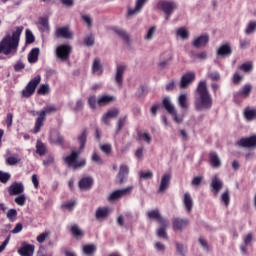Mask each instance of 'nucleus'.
I'll use <instances>...</instances> for the list:
<instances>
[{
	"instance_id": "nucleus-1",
	"label": "nucleus",
	"mask_w": 256,
	"mask_h": 256,
	"mask_svg": "<svg viewBox=\"0 0 256 256\" xmlns=\"http://www.w3.org/2000/svg\"><path fill=\"white\" fill-rule=\"evenodd\" d=\"M213 107V96L207 88V81L201 80L194 92V109L195 111H209Z\"/></svg>"
},
{
	"instance_id": "nucleus-2",
	"label": "nucleus",
	"mask_w": 256,
	"mask_h": 256,
	"mask_svg": "<svg viewBox=\"0 0 256 256\" xmlns=\"http://www.w3.org/2000/svg\"><path fill=\"white\" fill-rule=\"evenodd\" d=\"M23 33V26L16 27V31L11 34H7L0 41V51L3 55H17L19 49V41L21 34Z\"/></svg>"
},
{
	"instance_id": "nucleus-3",
	"label": "nucleus",
	"mask_w": 256,
	"mask_h": 256,
	"mask_svg": "<svg viewBox=\"0 0 256 256\" xmlns=\"http://www.w3.org/2000/svg\"><path fill=\"white\" fill-rule=\"evenodd\" d=\"M87 135H89V132L87 129H84L77 138L79 150L73 151L69 156L64 158V161L67 163L68 167H72V169H81L87 165V160L85 159L81 160L80 162L77 161L79 159V155H81V153H83L85 150V145H87Z\"/></svg>"
},
{
	"instance_id": "nucleus-4",
	"label": "nucleus",
	"mask_w": 256,
	"mask_h": 256,
	"mask_svg": "<svg viewBox=\"0 0 256 256\" xmlns=\"http://www.w3.org/2000/svg\"><path fill=\"white\" fill-rule=\"evenodd\" d=\"M51 113H57V106L55 105H48L43 108L42 111L37 112L39 117L36 119L34 133H39L41 131V127H43V121L46 115H51Z\"/></svg>"
},
{
	"instance_id": "nucleus-5",
	"label": "nucleus",
	"mask_w": 256,
	"mask_h": 256,
	"mask_svg": "<svg viewBox=\"0 0 256 256\" xmlns=\"http://www.w3.org/2000/svg\"><path fill=\"white\" fill-rule=\"evenodd\" d=\"M159 5L160 9L165 14V20L169 21L171 15H173V12L177 9V4L173 0H162Z\"/></svg>"
},
{
	"instance_id": "nucleus-6",
	"label": "nucleus",
	"mask_w": 256,
	"mask_h": 256,
	"mask_svg": "<svg viewBox=\"0 0 256 256\" xmlns=\"http://www.w3.org/2000/svg\"><path fill=\"white\" fill-rule=\"evenodd\" d=\"M41 83V76L37 75L32 80L29 81V83L26 85L25 89L22 90V97H25L26 99H29L37 89V85Z\"/></svg>"
},
{
	"instance_id": "nucleus-7",
	"label": "nucleus",
	"mask_w": 256,
	"mask_h": 256,
	"mask_svg": "<svg viewBox=\"0 0 256 256\" xmlns=\"http://www.w3.org/2000/svg\"><path fill=\"white\" fill-rule=\"evenodd\" d=\"M131 193H133L132 185L127 186L126 188L115 190L108 196V201H119V199L131 195Z\"/></svg>"
},
{
	"instance_id": "nucleus-8",
	"label": "nucleus",
	"mask_w": 256,
	"mask_h": 256,
	"mask_svg": "<svg viewBox=\"0 0 256 256\" xmlns=\"http://www.w3.org/2000/svg\"><path fill=\"white\" fill-rule=\"evenodd\" d=\"M69 55H71V46L67 44H62L56 49V57L60 59V61H67L69 59Z\"/></svg>"
},
{
	"instance_id": "nucleus-9",
	"label": "nucleus",
	"mask_w": 256,
	"mask_h": 256,
	"mask_svg": "<svg viewBox=\"0 0 256 256\" xmlns=\"http://www.w3.org/2000/svg\"><path fill=\"white\" fill-rule=\"evenodd\" d=\"M125 71H127V65L120 64L116 66L114 81L118 87H123V75H125Z\"/></svg>"
},
{
	"instance_id": "nucleus-10",
	"label": "nucleus",
	"mask_w": 256,
	"mask_h": 256,
	"mask_svg": "<svg viewBox=\"0 0 256 256\" xmlns=\"http://www.w3.org/2000/svg\"><path fill=\"white\" fill-rule=\"evenodd\" d=\"M195 77V72L192 71L183 74L180 79V89H187L195 81Z\"/></svg>"
},
{
	"instance_id": "nucleus-11",
	"label": "nucleus",
	"mask_w": 256,
	"mask_h": 256,
	"mask_svg": "<svg viewBox=\"0 0 256 256\" xmlns=\"http://www.w3.org/2000/svg\"><path fill=\"white\" fill-rule=\"evenodd\" d=\"M236 145H238V147H244L247 149L256 147V135L247 138H241L239 141L236 142Z\"/></svg>"
},
{
	"instance_id": "nucleus-12",
	"label": "nucleus",
	"mask_w": 256,
	"mask_h": 256,
	"mask_svg": "<svg viewBox=\"0 0 256 256\" xmlns=\"http://www.w3.org/2000/svg\"><path fill=\"white\" fill-rule=\"evenodd\" d=\"M25 191V186L21 182H14L8 187V193L10 196L21 195Z\"/></svg>"
},
{
	"instance_id": "nucleus-13",
	"label": "nucleus",
	"mask_w": 256,
	"mask_h": 256,
	"mask_svg": "<svg viewBox=\"0 0 256 256\" xmlns=\"http://www.w3.org/2000/svg\"><path fill=\"white\" fill-rule=\"evenodd\" d=\"M209 43V35L208 34H202L198 36L197 38L192 41V47H195V49H200V47H205Z\"/></svg>"
},
{
	"instance_id": "nucleus-14",
	"label": "nucleus",
	"mask_w": 256,
	"mask_h": 256,
	"mask_svg": "<svg viewBox=\"0 0 256 256\" xmlns=\"http://www.w3.org/2000/svg\"><path fill=\"white\" fill-rule=\"evenodd\" d=\"M253 87L251 84L244 85L238 92L234 94V99L237 100L239 97H242V99H247L251 95Z\"/></svg>"
},
{
	"instance_id": "nucleus-15",
	"label": "nucleus",
	"mask_w": 256,
	"mask_h": 256,
	"mask_svg": "<svg viewBox=\"0 0 256 256\" xmlns=\"http://www.w3.org/2000/svg\"><path fill=\"white\" fill-rule=\"evenodd\" d=\"M18 253L21 256H33V253H35V245L23 242L22 247L18 250Z\"/></svg>"
},
{
	"instance_id": "nucleus-16",
	"label": "nucleus",
	"mask_w": 256,
	"mask_h": 256,
	"mask_svg": "<svg viewBox=\"0 0 256 256\" xmlns=\"http://www.w3.org/2000/svg\"><path fill=\"white\" fill-rule=\"evenodd\" d=\"M182 203L186 213H191V211H193V198L191 197V194L189 192L184 193Z\"/></svg>"
},
{
	"instance_id": "nucleus-17",
	"label": "nucleus",
	"mask_w": 256,
	"mask_h": 256,
	"mask_svg": "<svg viewBox=\"0 0 256 256\" xmlns=\"http://www.w3.org/2000/svg\"><path fill=\"white\" fill-rule=\"evenodd\" d=\"M210 187L212 189V191H214V195H219V191H221V189H223V181H221V179H219V175H215L212 178Z\"/></svg>"
},
{
	"instance_id": "nucleus-18",
	"label": "nucleus",
	"mask_w": 256,
	"mask_h": 256,
	"mask_svg": "<svg viewBox=\"0 0 256 256\" xmlns=\"http://www.w3.org/2000/svg\"><path fill=\"white\" fill-rule=\"evenodd\" d=\"M253 233H248L243 237V244L240 246V251L245 255L247 253V247L253 245Z\"/></svg>"
},
{
	"instance_id": "nucleus-19",
	"label": "nucleus",
	"mask_w": 256,
	"mask_h": 256,
	"mask_svg": "<svg viewBox=\"0 0 256 256\" xmlns=\"http://www.w3.org/2000/svg\"><path fill=\"white\" fill-rule=\"evenodd\" d=\"M56 37H61L62 39H73V32L69 30V27H60L56 29Z\"/></svg>"
},
{
	"instance_id": "nucleus-20",
	"label": "nucleus",
	"mask_w": 256,
	"mask_h": 256,
	"mask_svg": "<svg viewBox=\"0 0 256 256\" xmlns=\"http://www.w3.org/2000/svg\"><path fill=\"white\" fill-rule=\"evenodd\" d=\"M210 165L213 169H219L222 165L221 158L217 152L212 151L209 153Z\"/></svg>"
},
{
	"instance_id": "nucleus-21",
	"label": "nucleus",
	"mask_w": 256,
	"mask_h": 256,
	"mask_svg": "<svg viewBox=\"0 0 256 256\" xmlns=\"http://www.w3.org/2000/svg\"><path fill=\"white\" fill-rule=\"evenodd\" d=\"M169 185H171V174H164L161 178L159 193H163L169 189Z\"/></svg>"
},
{
	"instance_id": "nucleus-22",
	"label": "nucleus",
	"mask_w": 256,
	"mask_h": 256,
	"mask_svg": "<svg viewBox=\"0 0 256 256\" xmlns=\"http://www.w3.org/2000/svg\"><path fill=\"white\" fill-rule=\"evenodd\" d=\"M231 53H233V48H231L229 43L221 45L217 50L218 57H229Z\"/></svg>"
},
{
	"instance_id": "nucleus-23",
	"label": "nucleus",
	"mask_w": 256,
	"mask_h": 256,
	"mask_svg": "<svg viewBox=\"0 0 256 256\" xmlns=\"http://www.w3.org/2000/svg\"><path fill=\"white\" fill-rule=\"evenodd\" d=\"M189 225V220L183 218H175L173 220V229L174 231H183L185 227Z\"/></svg>"
},
{
	"instance_id": "nucleus-24",
	"label": "nucleus",
	"mask_w": 256,
	"mask_h": 256,
	"mask_svg": "<svg viewBox=\"0 0 256 256\" xmlns=\"http://www.w3.org/2000/svg\"><path fill=\"white\" fill-rule=\"evenodd\" d=\"M147 3V0H137L135 8H128V17H133V15H137V13H141V9H143V6Z\"/></svg>"
},
{
	"instance_id": "nucleus-25",
	"label": "nucleus",
	"mask_w": 256,
	"mask_h": 256,
	"mask_svg": "<svg viewBox=\"0 0 256 256\" xmlns=\"http://www.w3.org/2000/svg\"><path fill=\"white\" fill-rule=\"evenodd\" d=\"M128 175H129V166H127L125 164H122L120 166V170H119V173L117 175V179H118L120 185H122V183L124 181H127Z\"/></svg>"
},
{
	"instance_id": "nucleus-26",
	"label": "nucleus",
	"mask_w": 256,
	"mask_h": 256,
	"mask_svg": "<svg viewBox=\"0 0 256 256\" xmlns=\"http://www.w3.org/2000/svg\"><path fill=\"white\" fill-rule=\"evenodd\" d=\"M92 73L98 77L103 75V65L101 64V60L99 58L94 59L92 63Z\"/></svg>"
},
{
	"instance_id": "nucleus-27",
	"label": "nucleus",
	"mask_w": 256,
	"mask_h": 256,
	"mask_svg": "<svg viewBox=\"0 0 256 256\" xmlns=\"http://www.w3.org/2000/svg\"><path fill=\"white\" fill-rule=\"evenodd\" d=\"M79 188L83 191H87L93 187V178L91 177H84L79 181Z\"/></svg>"
},
{
	"instance_id": "nucleus-28",
	"label": "nucleus",
	"mask_w": 256,
	"mask_h": 256,
	"mask_svg": "<svg viewBox=\"0 0 256 256\" xmlns=\"http://www.w3.org/2000/svg\"><path fill=\"white\" fill-rule=\"evenodd\" d=\"M115 101V96L111 95H103L97 100V105L99 107H105V105H109V103H113Z\"/></svg>"
},
{
	"instance_id": "nucleus-29",
	"label": "nucleus",
	"mask_w": 256,
	"mask_h": 256,
	"mask_svg": "<svg viewBox=\"0 0 256 256\" xmlns=\"http://www.w3.org/2000/svg\"><path fill=\"white\" fill-rule=\"evenodd\" d=\"M111 209L109 207H99L96 210L95 217L96 219H107L109 217Z\"/></svg>"
},
{
	"instance_id": "nucleus-30",
	"label": "nucleus",
	"mask_w": 256,
	"mask_h": 256,
	"mask_svg": "<svg viewBox=\"0 0 256 256\" xmlns=\"http://www.w3.org/2000/svg\"><path fill=\"white\" fill-rule=\"evenodd\" d=\"M178 105L180 108L184 109V111L189 109V97L187 94H180L178 96Z\"/></svg>"
},
{
	"instance_id": "nucleus-31",
	"label": "nucleus",
	"mask_w": 256,
	"mask_h": 256,
	"mask_svg": "<svg viewBox=\"0 0 256 256\" xmlns=\"http://www.w3.org/2000/svg\"><path fill=\"white\" fill-rule=\"evenodd\" d=\"M162 105L164 109H166L167 113L170 115L175 112V106L173 105V102H171V98L169 96L165 97L162 101Z\"/></svg>"
},
{
	"instance_id": "nucleus-32",
	"label": "nucleus",
	"mask_w": 256,
	"mask_h": 256,
	"mask_svg": "<svg viewBox=\"0 0 256 256\" xmlns=\"http://www.w3.org/2000/svg\"><path fill=\"white\" fill-rule=\"evenodd\" d=\"M38 29L40 31H42L43 33H45V31L47 33H49V19L46 17H41L38 20Z\"/></svg>"
},
{
	"instance_id": "nucleus-33",
	"label": "nucleus",
	"mask_w": 256,
	"mask_h": 256,
	"mask_svg": "<svg viewBox=\"0 0 256 256\" xmlns=\"http://www.w3.org/2000/svg\"><path fill=\"white\" fill-rule=\"evenodd\" d=\"M19 163H21V157L19 154H14L6 158V164H8L10 167H15V165H19Z\"/></svg>"
},
{
	"instance_id": "nucleus-34",
	"label": "nucleus",
	"mask_w": 256,
	"mask_h": 256,
	"mask_svg": "<svg viewBox=\"0 0 256 256\" xmlns=\"http://www.w3.org/2000/svg\"><path fill=\"white\" fill-rule=\"evenodd\" d=\"M70 231L72 233V235H74V237H76V239H83L85 232H83V230H81V228H79V226L77 224H74L71 226Z\"/></svg>"
},
{
	"instance_id": "nucleus-35",
	"label": "nucleus",
	"mask_w": 256,
	"mask_h": 256,
	"mask_svg": "<svg viewBox=\"0 0 256 256\" xmlns=\"http://www.w3.org/2000/svg\"><path fill=\"white\" fill-rule=\"evenodd\" d=\"M119 115L118 109L109 110L106 114L103 116V121L106 125H109V119H113Z\"/></svg>"
},
{
	"instance_id": "nucleus-36",
	"label": "nucleus",
	"mask_w": 256,
	"mask_h": 256,
	"mask_svg": "<svg viewBox=\"0 0 256 256\" xmlns=\"http://www.w3.org/2000/svg\"><path fill=\"white\" fill-rule=\"evenodd\" d=\"M28 61L30 63H37L39 61V48H33L28 54Z\"/></svg>"
},
{
	"instance_id": "nucleus-37",
	"label": "nucleus",
	"mask_w": 256,
	"mask_h": 256,
	"mask_svg": "<svg viewBox=\"0 0 256 256\" xmlns=\"http://www.w3.org/2000/svg\"><path fill=\"white\" fill-rule=\"evenodd\" d=\"M95 251H97V247L94 244H87L83 246V253L87 256L95 255Z\"/></svg>"
},
{
	"instance_id": "nucleus-38",
	"label": "nucleus",
	"mask_w": 256,
	"mask_h": 256,
	"mask_svg": "<svg viewBox=\"0 0 256 256\" xmlns=\"http://www.w3.org/2000/svg\"><path fill=\"white\" fill-rule=\"evenodd\" d=\"M63 136L59 133L54 132L50 135V142L53 143L54 145H63Z\"/></svg>"
},
{
	"instance_id": "nucleus-39",
	"label": "nucleus",
	"mask_w": 256,
	"mask_h": 256,
	"mask_svg": "<svg viewBox=\"0 0 256 256\" xmlns=\"http://www.w3.org/2000/svg\"><path fill=\"white\" fill-rule=\"evenodd\" d=\"M244 117L247 121H254L256 119V109L246 108L244 110Z\"/></svg>"
},
{
	"instance_id": "nucleus-40",
	"label": "nucleus",
	"mask_w": 256,
	"mask_h": 256,
	"mask_svg": "<svg viewBox=\"0 0 256 256\" xmlns=\"http://www.w3.org/2000/svg\"><path fill=\"white\" fill-rule=\"evenodd\" d=\"M139 140L144 141L147 145H151L152 137L149 132H142L138 134Z\"/></svg>"
},
{
	"instance_id": "nucleus-41",
	"label": "nucleus",
	"mask_w": 256,
	"mask_h": 256,
	"mask_svg": "<svg viewBox=\"0 0 256 256\" xmlns=\"http://www.w3.org/2000/svg\"><path fill=\"white\" fill-rule=\"evenodd\" d=\"M155 33H157V26L150 27L147 30L146 35L144 36V39L146 41H151L153 39V37H155Z\"/></svg>"
},
{
	"instance_id": "nucleus-42",
	"label": "nucleus",
	"mask_w": 256,
	"mask_h": 256,
	"mask_svg": "<svg viewBox=\"0 0 256 256\" xmlns=\"http://www.w3.org/2000/svg\"><path fill=\"white\" fill-rule=\"evenodd\" d=\"M47 151V148L45 147V144L41 142V140H37L36 142V153L38 155H45Z\"/></svg>"
},
{
	"instance_id": "nucleus-43",
	"label": "nucleus",
	"mask_w": 256,
	"mask_h": 256,
	"mask_svg": "<svg viewBox=\"0 0 256 256\" xmlns=\"http://www.w3.org/2000/svg\"><path fill=\"white\" fill-rule=\"evenodd\" d=\"M175 245H176V251H177L178 255H180V256L187 255V246H185L184 244H181L179 242H176Z\"/></svg>"
},
{
	"instance_id": "nucleus-44",
	"label": "nucleus",
	"mask_w": 256,
	"mask_h": 256,
	"mask_svg": "<svg viewBox=\"0 0 256 256\" xmlns=\"http://www.w3.org/2000/svg\"><path fill=\"white\" fill-rule=\"evenodd\" d=\"M176 35L177 37H179L180 39H189V30L185 29V28H178L176 30Z\"/></svg>"
},
{
	"instance_id": "nucleus-45",
	"label": "nucleus",
	"mask_w": 256,
	"mask_h": 256,
	"mask_svg": "<svg viewBox=\"0 0 256 256\" xmlns=\"http://www.w3.org/2000/svg\"><path fill=\"white\" fill-rule=\"evenodd\" d=\"M114 33H116V35H119L124 41H129V34L124 29L115 28Z\"/></svg>"
},
{
	"instance_id": "nucleus-46",
	"label": "nucleus",
	"mask_w": 256,
	"mask_h": 256,
	"mask_svg": "<svg viewBox=\"0 0 256 256\" xmlns=\"http://www.w3.org/2000/svg\"><path fill=\"white\" fill-rule=\"evenodd\" d=\"M148 219H155V221H159V218L161 217V212L159 210H150L147 212Z\"/></svg>"
},
{
	"instance_id": "nucleus-47",
	"label": "nucleus",
	"mask_w": 256,
	"mask_h": 256,
	"mask_svg": "<svg viewBox=\"0 0 256 256\" xmlns=\"http://www.w3.org/2000/svg\"><path fill=\"white\" fill-rule=\"evenodd\" d=\"M256 31V21H250L245 29L246 35H251Z\"/></svg>"
},
{
	"instance_id": "nucleus-48",
	"label": "nucleus",
	"mask_w": 256,
	"mask_h": 256,
	"mask_svg": "<svg viewBox=\"0 0 256 256\" xmlns=\"http://www.w3.org/2000/svg\"><path fill=\"white\" fill-rule=\"evenodd\" d=\"M221 201H222V203H224L225 207H229V203H231V196L229 194V190H226L221 195Z\"/></svg>"
},
{
	"instance_id": "nucleus-49",
	"label": "nucleus",
	"mask_w": 256,
	"mask_h": 256,
	"mask_svg": "<svg viewBox=\"0 0 256 256\" xmlns=\"http://www.w3.org/2000/svg\"><path fill=\"white\" fill-rule=\"evenodd\" d=\"M11 180V174L8 172L0 171V183H3L4 185L9 183Z\"/></svg>"
},
{
	"instance_id": "nucleus-50",
	"label": "nucleus",
	"mask_w": 256,
	"mask_h": 256,
	"mask_svg": "<svg viewBox=\"0 0 256 256\" xmlns=\"http://www.w3.org/2000/svg\"><path fill=\"white\" fill-rule=\"evenodd\" d=\"M84 43L87 47H93V45H95V36H93V34H89L84 38Z\"/></svg>"
},
{
	"instance_id": "nucleus-51",
	"label": "nucleus",
	"mask_w": 256,
	"mask_h": 256,
	"mask_svg": "<svg viewBox=\"0 0 256 256\" xmlns=\"http://www.w3.org/2000/svg\"><path fill=\"white\" fill-rule=\"evenodd\" d=\"M14 201L17 205H19L20 207H23V205H25V201H27V196H25V194H20L15 198Z\"/></svg>"
},
{
	"instance_id": "nucleus-52",
	"label": "nucleus",
	"mask_w": 256,
	"mask_h": 256,
	"mask_svg": "<svg viewBox=\"0 0 256 256\" xmlns=\"http://www.w3.org/2000/svg\"><path fill=\"white\" fill-rule=\"evenodd\" d=\"M198 241L201 247L204 249V251H206L207 253L211 251V247L209 246V243H207V240H205L203 237H200Z\"/></svg>"
},
{
	"instance_id": "nucleus-53",
	"label": "nucleus",
	"mask_w": 256,
	"mask_h": 256,
	"mask_svg": "<svg viewBox=\"0 0 256 256\" xmlns=\"http://www.w3.org/2000/svg\"><path fill=\"white\" fill-rule=\"evenodd\" d=\"M157 236L160 239H169V236L167 235V228H159L157 230Z\"/></svg>"
},
{
	"instance_id": "nucleus-54",
	"label": "nucleus",
	"mask_w": 256,
	"mask_h": 256,
	"mask_svg": "<svg viewBox=\"0 0 256 256\" xmlns=\"http://www.w3.org/2000/svg\"><path fill=\"white\" fill-rule=\"evenodd\" d=\"M35 42V36L31 30H26V43L30 45L31 43Z\"/></svg>"
},
{
	"instance_id": "nucleus-55",
	"label": "nucleus",
	"mask_w": 256,
	"mask_h": 256,
	"mask_svg": "<svg viewBox=\"0 0 256 256\" xmlns=\"http://www.w3.org/2000/svg\"><path fill=\"white\" fill-rule=\"evenodd\" d=\"M49 93V86L47 84H42L37 90L38 95H47Z\"/></svg>"
},
{
	"instance_id": "nucleus-56",
	"label": "nucleus",
	"mask_w": 256,
	"mask_h": 256,
	"mask_svg": "<svg viewBox=\"0 0 256 256\" xmlns=\"http://www.w3.org/2000/svg\"><path fill=\"white\" fill-rule=\"evenodd\" d=\"M171 56L168 57L167 59H164V60H161L159 63H158V67L159 69H167V67L169 66V62L171 61Z\"/></svg>"
},
{
	"instance_id": "nucleus-57",
	"label": "nucleus",
	"mask_w": 256,
	"mask_h": 256,
	"mask_svg": "<svg viewBox=\"0 0 256 256\" xmlns=\"http://www.w3.org/2000/svg\"><path fill=\"white\" fill-rule=\"evenodd\" d=\"M154 248L156 249V251H158V253H165V249H167V246H165V244L161 242H156L154 244Z\"/></svg>"
},
{
	"instance_id": "nucleus-58",
	"label": "nucleus",
	"mask_w": 256,
	"mask_h": 256,
	"mask_svg": "<svg viewBox=\"0 0 256 256\" xmlns=\"http://www.w3.org/2000/svg\"><path fill=\"white\" fill-rule=\"evenodd\" d=\"M91 159L94 163H97V165H103V160L101 159V156L97 154V152H93Z\"/></svg>"
},
{
	"instance_id": "nucleus-59",
	"label": "nucleus",
	"mask_w": 256,
	"mask_h": 256,
	"mask_svg": "<svg viewBox=\"0 0 256 256\" xmlns=\"http://www.w3.org/2000/svg\"><path fill=\"white\" fill-rule=\"evenodd\" d=\"M84 105H85V102H83V100H81V99L77 100L76 105L73 108V111H75L76 113L79 112V111H82Z\"/></svg>"
},
{
	"instance_id": "nucleus-60",
	"label": "nucleus",
	"mask_w": 256,
	"mask_h": 256,
	"mask_svg": "<svg viewBox=\"0 0 256 256\" xmlns=\"http://www.w3.org/2000/svg\"><path fill=\"white\" fill-rule=\"evenodd\" d=\"M253 69V65L250 63H244L239 67L240 71H244V73H249Z\"/></svg>"
},
{
	"instance_id": "nucleus-61",
	"label": "nucleus",
	"mask_w": 256,
	"mask_h": 256,
	"mask_svg": "<svg viewBox=\"0 0 256 256\" xmlns=\"http://www.w3.org/2000/svg\"><path fill=\"white\" fill-rule=\"evenodd\" d=\"M140 179H153V172L152 171H147V172H140Z\"/></svg>"
},
{
	"instance_id": "nucleus-62",
	"label": "nucleus",
	"mask_w": 256,
	"mask_h": 256,
	"mask_svg": "<svg viewBox=\"0 0 256 256\" xmlns=\"http://www.w3.org/2000/svg\"><path fill=\"white\" fill-rule=\"evenodd\" d=\"M100 150L106 155H109L112 151L111 144L100 145Z\"/></svg>"
},
{
	"instance_id": "nucleus-63",
	"label": "nucleus",
	"mask_w": 256,
	"mask_h": 256,
	"mask_svg": "<svg viewBox=\"0 0 256 256\" xmlns=\"http://www.w3.org/2000/svg\"><path fill=\"white\" fill-rule=\"evenodd\" d=\"M203 181V176H196L192 179V182L191 184L194 186V187H199V185H201Z\"/></svg>"
},
{
	"instance_id": "nucleus-64",
	"label": "nucleus",
	"mask_w": 256,
	"mask_h": 256,
	"mask_svg": "<svg viewBox=\"0 0 256 256\" xmlns=\"http://www.w3.org/2000/svg\"><path fill=\"white\" fill-rule=\"evenodd\" d=\"M6 217H7V219H9V221H13V219H15V217H17V210L10 209L6 214Z\"/></svg>"
}]
</instances>
